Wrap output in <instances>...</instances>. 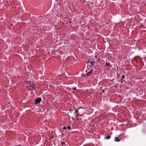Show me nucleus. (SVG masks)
I'll return each instance as SVG.
<instances>
[{"label": "nucleus", "mask_w": 146, "mask_h": 146, "mask_svg": "<svg viewBox=\"0 0 146 146\" xmlns=\"http://www.w3.org/2000/svg\"><path fill=\"white\" fill-rule=\"evenodd\" d=\"M42 100L41 99L39 98H38L36 99L35 100V104H37L38 103H39Z\"/></svg>", "instance_id": "nucleus-1"}, {"label": "nucleus", "mask_w": 146, "mask_h": 146, "mask_svg": "<svg viewBox=\"0 0 146 146\" xmlns=\"http://www.w3.org/2000/svg\"><path fill=\"white\" fill-rule=\"evenodd\" d=\"M92 72L93 71L92 70L88 72L87 73V76H90V75L92 73Z\"/></svg>", "instance_id": "nucleus-2"}, {"label": "nucleus", "mask_w": 146, "mask_h": 146, "mask_svg": "<svg viewBox=\"0 0 146 146\" xmlns=\"http://www.w3.org/2000/svg\"><path fill=\"white\" fill-rule=\"evenodd\" d=\"M115 141H116L119 142L120 141V139H119L118 137H116L115 138Z\"/></svg>", "instance_id": "nucleus-3"}, {"label": "nucleus", "mask_w": 146, "mask_h": 146, "mask_svg": "<svg viewBox=\"0 0 146 146\" xmlns=\"http://www.w3.org/2000/svg\"><path fill=\"white\" fill-rule=\"evenodd\" d=\"M35 86V85L34 84H31L30 87L32 88V89H33L34 88Z\"/></svg>", "instance_id": "nucleus-4"}, {"label": "nucleus", "mask_w": 146, "mask_h": 146, "mask_svg": "<svg viewBox=\"0 0 146 146\" xmlns=\"http://www.w3.org/2000/svg\"><path fill=\"white\" fill-rule=\"evenodd\" d=\"M94 62H93V61H91V62L90 63V64H91V66L92 67H94Z\"/></svg>", "instance_id": "nucleus-5"}, {"label": "nucleus", "mask_w": 146, "mask_h": 146, "mask_svg": "<svg viewBox=\"0 0 146 146\" xmlns=\"http://www.w3.org/2000/svg\"><path fill=\"white\" fill-rule=\"evenodd\" d=\"M106 66H111V65L109 63H108L107 62H106Z\"/></svg>", "instance_id": "nucleus-6"}, {"label": "nucleus", "mask_w": 146, "mask_h": 146, "mask_svg": "<svg viewBox=\"0 0 146 146\" xmlns=\"http://www.w3.org/2000/svg\"><path fill=\"white\" fill-rule=\"evenodd\" d=\"M125 78V76L124 75H122V77H121V82L122 83H123V79Z\"/></svg>", "instance_id": "nucleus-7"}, {"label": "nucleus", "mask_w": 146, "mask_h": 146, "mask_svg": "<svg viewBox=\"0 0 146 146\" xmlns=\"http://www.w3.org/2000/svg\"><path fill=\"white\" fill-rule=\"evenodd\" d=\"M110 138V135H108L107 136V137H105V139H109Z\"/></svg>", "instance_id": "nucleus-8"}, {"label": "nucleus", "mask_w": 146, "mask_h": 146, "mask_svg": "<svg viewBox=\"0 0 146 146\" xmlns=\"http://www.w3.org/2000/svg\"><path fill=\"white\" fill-rule=\"evenodd\" d=\"M68 128L69 129H70L71 128V127L70 126H68Z\"/></svg>", "instance_id": "nucleus-9"}, {"label": "nucleus", "mask_w": 146, "mask_h": 146, "mask_svg": "<svg viewBox=\"0 0 146 146\" xmlns=\"http://www.w3.org/2000/svg\"><path fill=\"white\" fill-rule=\"evenodd\" d=\"M66 129V127H63V129Z\"/></svg>", "instance_id": "nucleus-10"}, {"label": "nucleus", "mask_w": 146, "mask_h": 146, "mask_svg": "<svg viewBox=\"0 0 146 146\" xmlns=\"http://www.w3.org/2000/svg\"><path fill=\"white\" fill-rule=\"evenodd\" d=\"M62 145H64L65 144V143L64 142H62Z\"/></svg>", "instance_id": "nucleus-11"}, {"label": "nucleus", "mask_w": 146, "mask_h": 146, "mask_svg": "<svg viewBox=\"0 0 146 146\" xmlns=\"http://www.w3.org/2000/svg\"><path fill=\"white\" fill-rule=\"evenodd\" d=\"M73 90H76V87L73 88Z\"/></svg>", "instance_id": "nucleus-12"}, {"label": "nucleus", "mask_w": 146, "mask_h": 146, "mask_svg": "<svg viewBox=\"0 0 146 146\" xmlns=\"http://www.w3.org/2000/svg\"><path fill=\"white\" fill-rule=\"evenodd\" d=\"M78 111V110L76 111V113H77Z\"/></svg>", "instance_id": "nucleus-13"}, {"label": "nucleus", "mask_w": 146, "mask_h": 146, "mask_svg": "<svg viewBox=\"0 0 146 146\" xmlns=\"http://www.w3.org/2000/svg\"><path fill=\"white\" fill-rule=\"evenodd\" d=\"M113 80H111V82H112V81H113Z\"/></svg>", "instance_id": "nucleus-14"}, {"label": "nucleus", "mask_w": 146, "mask_h": 146, "mask_svg": "<svg viewBox=\"0 0 146 146\" xmlns=\"http://www.w3.org/2000/svg\"><path fill=\"white\" fill-rule=\"evenodd\" d=\"M111 130H113V127H111Z\"/></svg>", "instance_id": "nucleus-15"}, {"label": "nucleus", "mask_w": 146, "mask_h": 146, "mask_svg": "<svg viewBox=\"0 0 146 146\" xmlns=\"http://www.w3.org/2000/svg\"><path fill=\"white\" fill-rule=\"evenodd\" d=\"M95 57H97V56H95Z\"/></svg>", "instance_id": "nucleus-16"}, {"label": "nucleus", "mask_w": 146, "mask_h": 146, "mask_svg": "<svg viewBox=\"0 0 146 146\" xmlns=\"http://www.w3.org/2000/svg\"><path fill=\"white\" fill-rule=\"evenodd\" d=\"M102 92H104V91H103V90L102 91Z\"/></svg>", "instance_id": "nucleus-17"}]
</instances>
